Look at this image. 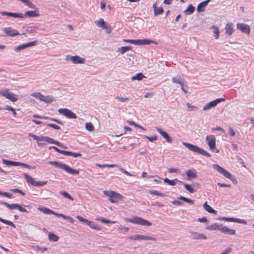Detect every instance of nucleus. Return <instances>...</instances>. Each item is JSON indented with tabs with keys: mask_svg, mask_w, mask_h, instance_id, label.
<instances>
[{
	"mask_svg": "<svg viewBox=\"0 0 254 254\" xmlns=\"http://www.w3.org/2000/svg\"><path fill=\"white\" fill-rule=\"evenodd\" d=\"M186 106L187 107V111L189 112L197 111L198 109L197 107L191 105L190 103L188 102L186 103Z\"/></svg>",
	"mask_w": 254,
	"mask_h": 254,
	"instance_id": "43",
	"label": "nucleus"
},
{
	"mask_svg": "<svg viewBox=\"0 0 254 254\" xmlns=\"http://www.w3.org/2000/svg\"><path fill=\"white\" fill-rule=\"evenodd\" d=\"M96 219V220L100 221L102 222H103L104 223H106H106H112V224H114V223H116V221H110L109 220H108V219H105V218H103V217L97 218Z\"/></svg>",
	"mask_w": 254,
	"mask_h": 254,
	"instance_id": "48",
	"label": "nucleus"
},
{
	"mask_svg": "<svg viewBox=\"0 0 254 254\" xmlns=\"http://www.w3.org/2000/svg\"><path fill=\"white\" fill-rule=\"evenodd\" d=\"M37 44V41H32V42H29V43H26V44H22L21 45H20V46H18L16 47L14 49V51H20V50L25 49H26V48H27L28 47H32V46H33L34 45H36Z\"/></svg>",
	"mask_w": 254,
	"mask_h": 254,
	"instance_id": "14",
	"label": "nucleus"
},
{
	"mask_svg": "<svg viewBox=\"0 0 254 254\" xmlns=\"http://www.w3.org/2000/svg\"><path fill=\"white\" fill-rule=\"evenodd\" d=\"M104 29H105V30L106 31V32L107 33H110L112 31V28H111V26L108 23H106L105 24V25H104V26L103 27V28Z\"/></svg>",
	"mask_w": 254,
	"mask_h": 254,
	"instance_id": "56",
	"label": "nucleus"
},
{
	"mask_svg": "<svg viewBox=\"0 0 254 254\" xmlns=\"http://www.w3.org/2000/svg\"><path fill=\"white\" fill-rule=\"evenodd\" d=\"M221 232L223 233L229 234L231 235H234L236 234V231L235 230L230 229L225 226H222Z\"/></svg>",
	"mask_w": 254,
	"mask_h": 254,
	"instance_id": "24",
	"label": "nucleus"
},
{
	"mask_svg": "<svg viewBox=\"0 0 254 254\" xmlns=\"http://www.w3.org/2000/svg\"><path fill=\"white\" fill-rule=\"evenodd\" d=\"M31 96L39 99V100L43 101L44 95L40 92L33 93Z\"/></svg>",
	"mask_w": 254,
	"mask_h": 254,
	"instance_id": "44",
	"label": "nucleus"
},
{
	"mask_svg": "<svg viewBox=\"0 0 254 254\" xmlns=\"http://www.w3.org/2000/svg\"><path fill=\"white\" fill-rule=\"evenodd\" d=\"M144 77H145V76L141 72H139L136 75L132 76L131 79L132 80H140Z\"/></svg>",
	"mask_w": 254,
	"mask_h": 254,
	"instance_id": "37",
	"label": "nucleus"
},
{
	"mask_svg": "<svg viewBox=\"0 0 254 254\" xmlns=\"http://www.w3.org/2000/svg\"><path fill=\"white\" fill-rule=\"evenodd\" d=\"M212 167L217 170L219 173L222 174L226 178L230 179L233 182H235L237 183V180L235 179V177L231 174L229 172L224 169L223 168L221 167L218 164H213L212 165Z\"/></svg>",
	"mask_w": 254,
	"mask_h": 254,
	"instance_id": "4",
	"label": "nucleus"
},
{
	"mask_svg": "<svg viewBox=\"0 0 254 254\" xmlns=\"http://www.w3.org/2000/svg\"><path fill=\"white\" fill-rule=\"evenodd\" d=\"M186 175L189 180L195 179L197 177V174L192 170H189L186 171Z\"/></svg>",
	"mask_w": 254,
	"mask_h": 254,
	"instance_id": "19",
	"label": "nucleus"
},
{
	"mask_svg": "<svg viewBox=\"0 0 254 254\" xmlns=\"http://www.w3.org/2000/svg\"><path fill=\"white\" fill-rule=\"evenodd\" d=\"M85 128L90 131H93L95 129V127L91 123H86L85 124Z\"/></svg>",
	"mask_w": 254,
	"mask_h": 254,
	"instance_id": "46",
	"label": "nucleus"
},
{
	"mask_svg": "<svg viewBox=\"0 0 254 254\" xmlns=\"http://www.w3.org/2000/svg\"><path fill=\"white\" fill-rule=\"evenodd\" d=\"M203 206L204 209L208 212L215 215L217 214V211L213 209L209 205H208L207 202H205L203 204Z\"/></svg>",
	"mask_w": 254,
	"mask_h": 254,
	"instance_id": "22",
	"label": "nucleus"
},
{
	"mask_svg": "<svg viewBox=\"0 0 254 254\" xmlns=\"http://www.w3.org/2000/svg\"><path fill=\"white\" fill-rule=\"evenodd\" d=\"M218 219L220 220H225L226 221H229V222H236V221H238L237 220V218H231V217H224L219 218Z\"/></svg>",
	"mask_w": 254,
	"mask_h": 254,
	"instance_id": "49",
	"label": "nucleus"
},
{
	"mask_svg": "<svg viewBox=\"0 0 254 254\" xmlns=\"http://www.w3.org/2000/svg\"><path fill=\"white\" fill-rule=\"evenodd\" d=\"M130 46L121 47L118 49L117 52H120L122 54H124L126 52L131 50Z\"/></svg>",
	"mask_w": 254,
	"mask_h": 254,
	"instance_id": "36",
	"label": "nucleus"
},
{
	"mask_svg": "<svg viewBox=\"0 0 254 254\" xmlns=\"http://www.w3.org/2000/svg\"><path fill=\"white\" fill-rule=\"evenodd\" d=\"M53 144H56L57 145H58V146H59L60 147H61L62 148H64V149H67V147L66 146H65V145H64V144H63L62 143H61L56 140L54 139V141L53 142Z\"/></svg>",
	"mask_w": 254,
	"mask_h": 254,
	"instance_id": "59",
	"label": "nucleus"
},
{
	"mask_svg": "<svg viewBox=\"0 0 254 254\" xmlns=\"http://www.w3.org/2000/svg\"><path fill=\"white\" fill-rule=\"evenodd\" d=\"M49 163L52 165L55 166L56 167L62 169L67 173L71 175H78L79 174V171L76 169H73L70 168L66 164L62 163L58 161H50Z\"/></svg>",
	"mask_w": 254,
	"mask_h": 254,
	"instance_id": "1",
	"label": "nucleus"
},
{
	"mask_svg": "<svg viewBox=\"0 0 254 254\" xmlns=\"http://www.w3.org/2000/svg\"><path fill=\"white\" fill-rule=\"evenodd\" d=\"M58 112L59 113V114H60L63 116H64L65 117H66V118H67L68 119H75L77 118L76 115L73 112H72L71 111H70V110H69L68 109H66V108L59 109L58 110Z\"/></svg>",
	"mask_w": 254,
	"mask_h": 254,
	"instance_id": "7",
	"label": "nucleus"
},
{
	"mask_svg": "<svg viewBox=\"0 0 254 254\" xmlns=\"http://www.w3.org/2000/svg\"><path fill=\"white\" fill-rule=\"evenodd\" d=\"M25 4L28 5L30 8L35 9L36 8L35 5L31 2L29 0H26L25 2H24Z\"/></svg>",
	"mask_w": 254,
	"mask_h": 254,
	"instance_id": "60",
	"label": "nucleus"
},
{
	"mask_svg": "<svg viewBox=\"0 0 254 254\" xmlns=\"http://www.w3.org/2000/svg\"><path fill=\"white\" fill-rule=\"evenodd\" d=\"M40 141H46L49 143H53L54 139L49 137L46 136H41Z\"/></svg>",
	"mask_w": 254,
	"mask_h": 254,
	"instance_id": "38",
	"label": "nucleus"
},
{
	"mask_svg": "<svg viewBox=\"0 0 254 254\" xmlns=\"http://www.w3.org/2000/svg\"><path fill=\"white\" fill-rule=\"evenodd\" d=\"M96 166H98L100 168H105V167H119L118 165L117 164H96Z\"/></svg>",
	"mask_w": 254,
	"mask_h": 254,
	"instance_id": "50",
	"label": "nucleus"
},
{
	"mask_svg": "<svg viewBox=\"0 0 254 254\" xmlns=\"http://www.w3.org/2000/svg\"><path fill=\"white\" fill-rule=\"evenodd\" d=\"M181 77H173L172 79V81L173 83H178L181 85V86H183L184 84V82H185V80L181 79Z\"/></svg>",
	"mask_w": 254,
	"mask_h": 254,
	"instance_id": "28",
	"label": "nucleus"
},
{
	"mask_svg": "<svg viewBox=\"0 0 254 254\" xmlns=\"http://www.w3.org/2000/svg\"><path fill=\"white\" fill-rule=\"evenodd\" d=\"M10 190L14 193H19L23 196H24L25 195V193L24 192H23L21 190L18 189H11Z\"/></svg>",
	"mask_w": 254,
	"mask_h": 254,
	"instance_id": "61",
	"label": "nucleus"
},
{
	"mask_svg": "<svg viewBox=\"0 0 254 254\" xmlns=\"http://www.w3.org/2000/svg\"><path fill=\"white\" fill-rule=\"evenodd\" d=\"M2 31L6 34L8 36L14 37L16 35H21L19 34L18 31L13 29L12 28L9 27L7 28H4L2 29ZM21 35H26V34L22 33Z\"/></svg>",
	"mask_w": 254,
	"mask_h": 254,
	"instance_id": "11",
	"label": "nucleus"
},
{
	"mask_svg": "<svg viewBox=\"0 0 254 254\" xmlns=\"http://www.w3.org/2000/svg\"><path fill=\"white\" fill-rule=\"evenodd\" d=\"M127 221L131 223L147 226H150L152 224L149 221L138 217H135L131 219H128Z\"/></svg>",
	"mask_w": 254,
	"mask_h": 254,
	"instance_id": "5",
	"label": "nucleus"
},
{
	"mask_svg": "<svg viewBox=\"0 0 254 254\" xmlns=\"http://www.w3.org/2000/svg\"><path fill=\"white\" fill-rule=\"evenodd\" d=\"M60 193L66 198H68L71 200H73V197L69 193L65 191H61L60 192Z\"/></svg>",
	"mask_w": 254,
	"mask_h": 254,
	"instance_id": "52",
	"label": "nucleus"
},
{
	"mask_svg": "<svg viewBox=\"0 0 254 254\" xmlns=\"http://www.w3.org/2000/svg\"><path fill=\"white\" fill-rule=\"evenodd\" d=\"M48 237H49V240L50 241H53V242H57L59 239V237L57 235L54 234V233H53L52 232H50L49 233Z\"/></svg>",
	"mask_w": 254,
	"mask_h": 254,
	"instance_id": "32",
	"label": "nucleus"
},
{
	"mask_svg": "<svg viewBox=\"0 0 254 254\" xmlns=\"http://www.w3.org/2000/svg\"><path fill=\"white\" fill-rule=\"evenodd\" d=\"M42 118L44 119H45V120H49L50 121H54V122H56L58 124H59L60 125H64V124L62 122H61V121H59L57 119H55V118H50V117H47V116H43Z\"/></svg>",
	"mask_w": 254,
	"mask_h": 254,
	"instance_id": "55",
	"label": "nucleus"
},
{
	"mask_svg": "<svg viewBox=\"0 0 254 254\" xmlns=\"http://www.w3.org/2000/svg\"><path fill=\"white\" fill-rule=\"evenodd\" d=\"M149 192L151 194L156 195L160 196H164L165 195L164 193H160L159 191L155 190H150Z\"/></svg>",
	"mask_w": 254,
	"mask_h": 254,
	"instance_id": "57",
	"label": "nucleus"
},
{
	"mask_svg": "<svg viewBox=\"0 0 254 254\" xmlns=\"http://www.w3.org/2000/svg\"><path fill=\"white\" fill-rule=\"evenodd\" d=\"M0 14L2 15H6L7 16H11L14 18H23L24 15L21 13L8 12L6 11H0Z\"/></svg>",
	"mask_w": 254,
	"mask_h": 254,
	"instance_id": "16",
	"label": "nucleus"
},
{
	"mask_svg": "<svg viewBox=\"0 0 254 254\" xmlns=\"http://www.w3.org/2000/svg\"><path fill=\"white\" fill-rule=\"evenodd\" d=\"M190 237L194 240L207 239V237L203 234L196 232L190 231Z\"/></svg>",
	"mask_w": 254,
	"mask_h": 254,
	"instance_id": "15",
	"label": "nucleus"
},
{
	"mask_svg": "<svg viewBox=\"0 0 254 254\" xmlns=\"http://www.w3.org/2000/svg\"><path fill=\"white\" fill-rule=\"evenodd\" d=\"M211 0H206L203 2L199 3L197 6V11L198 12H201L204 11V8L207 6L209 2H210Z\"/></svg>",
	"mask_w": 254,
	"mask_h": 254,
	"instance_id": "18",
	"label": "nucleus"
},
{
	"mask_svg": "<svg viewBox=\"0 0 254 254\" xmlns=\"http://www.w3.org/2000/svg\"><path fill=\"white\" fill-rule=\"evenodd\" d=\"M0 95L13 102H15L18 100L17 95H15L12 92H10L8 89H5L4 90L2 91H0Z\"/></svg>",
	"mask_w": 254,
	"mask_h": 254,
	"instance_id": "6",
	"label": "nucleus"
},
{
	"mask_svg": "<svg viewBox=\"0 0 254 254\" xmlns=\"http://www.w3.org/2000/svg\"><path fill=\"white\" fill-rule=\"evenodd\" d=\"M95 23L97 27L103 28L106 22L104 21L103 18H100L98 20H96L95 21Z\"/></svg>",
	"mask_w": 254,
	"mask_h": 254,
	"instance_id": "45",
	"label": "nucleus"
},
{
	"mask_svg": "<svg viewBox=\"0 0 254 254\" xmlns=\"http://www.w3.org/2000/svg\"><path fill=\"white\" fill-rule=\"evenodd\" d=\"M207 144L209 146L211 150H214L215 149L216 145V138L213 135H209L206 138Z\"/></svg>",
	"mask_w": 254,
	"mask_h": 254,
	"instance_id": "12",
	"label": "nucleus"
},
{
	"mask_svg": "<svg viewBox=\"0 0 254 254\" xmlns=\"http://www.w3.org/2000/svg\"><path fill=\"white\" fill-rule=\"evenodd\" d=\"M104 193L109 197V200L112 203H117L119 200H123L124 197L114 191H108L104 190Z\"/></svg>",
	"mask_w": 254,
	"mask_h": 254,
	"instance_id": "3",
	"label": "nucleus"
},
{
	"mask_svg": "<svg viewBox=\"0 0 254 254\" xmlns=\"http://www.w3.org/2000/svg\"><path fill=\"white\" fill-rule=\"evenodd\" d=\"M125 42H126L127 43H129L130 44H132L136 45H139L140 44V39L138 40H132V39H126L124 40Z\"/></svg>",
	"mask_w": 254,
	"mask_h": 254,
	"instance_id": "47",
	"label": "nucleus"
},
{
	"mask_svg": "<svg viewBox=\"0 0 254 254\" xmlns=\"http://www.w3.org/2000/svg\"><path fill=\"white\" fill-rule=\"evenodd\" d=\"M211 29L213 30L214 36L215 37V38L217 39H218L219 37V29L218 27L216 26L213 25L211 27Z\"/></svg>",
	"mask_w": 254,
	"mask_h": 254,
	"instance_id": "30",
	"label": "nucleus"
},
{
	"mask_svg": "<svg viewBox=\"0 0 254 254\" xmlns=\"http://www.w3.org/2000/svg\"><path fill=\"white\" fill-rule=\"evenodd\" d=\"M153 9H154V14L155 16H157V15H158L159 14H161L164 11V10H163V8L162 7H157V3H155L153 5Z\"/></svg>",
	"mask_w": 254,
	"mask_h": 254,
	"instance_id": "23",
	"label": "nucleus"
},
{
	"mask_svg": "<svg viewBox=\"0 0 254 254\" xmlns=\"http://www.w3.org/2000/svg\"><path fill=\"white\" fill-rule=\"evenodd\" d=\"M156 129L158 132L165 138L166 141L169 143H172V139L169 136V134L165 131L162 130V129L156 127Z\"/></svg>",
	"mask_w": 254,
	"mask_h": 254,
	"instance_id": "17",
	"label": "nucleus"
},
{
	"mask_svg": "<svg viewBox=\"0 0 254 254\" xmlns=\"http://www.w3.org/2000/svg\"><path fill=\"white\" fill-rule=\"evenodd\" d=\"M47 183V181H35L34 180V184L33 185V186L35 187H40L46 185Z\"/></svg>",
	"mask_w": 254,
	"mask_h": 254,
	"instance_id": "53",
	"label": "nucleus"
},
{
	"mask_svg": "<svg viewBox=\"0 0 254 254\" xmlns=\"http://www.w3.org/2000/svg\"><path fill=\"white\" fill-rule=\"evenodd\" d=\"M0 221L6 225H8L10 226H12L13 228H15V225L12 222L10 221L6 220L0 217Z\"/></svg>",
	"mask_w": 254,
	"mask_h": 254,
	"instance_id": "51",
	"label": "nucleus"
},
{
	"mask_svg": "<svg viewBox=\"0 0 254 254\" xmlns=\"http://www.w3.org/2000/svg\"><path fill=\"white\" fill-rule=\"evenodd\" d=\"M237 27L242 32L247 33L248 34H250V28L248 25L243 23H239L237 24Z\"/></svg>",
	"mask_w": 254,
	"mask_h": 254,
	"instance_id": "13",
	"label": "nucleus"
},
{
	"mask_svg": "<svg viewBox=\"0 0 254 254\" xmlns=\"http://www.w3.org/2000/svg\"><path fill=\"white\" fill-rule=\"evenodd\" d=\"M0 204H3L5 205L6 207L8 208L10 210L17 209V207L18 205L17 203H13V204H8V203L0 201Z\"/></svg>",
	"mask_w": 254,
	"mask_h": 254,
	"instance_id": "27",
	"label": "nucleus"
},
{
	"mask_svg": "<svg viewBox=\"0 0 254 254\" xmlns=\"http://www.w3.org/2000/svg\"><path fill=\"white\" fill-rule=\"evenodd\" d=\"M39 210L46 214H53L54 211L46 207H41L38 208Z\"/></svg>",
	"mask_w": 254,
	"mask_h": 254,
	"instance_id": "33",
	"label": "nucleus"
},
{
	"mask_svg": "<svg viewBox=\"0 0 254 254\" xmlns=\"http://www.w3.org/2000/svg\"><path fill=\"white\" fill-rule=\"evenodd\" d=\"M182 144L186 146L187 148H188L190 150L197 153L199 154L205 156H207L208 157H210L211 156V154L204 150V149L199 147L198 146L196 145H194L193 144H191L189 143L183 142Z\"/></svg>",
	"mask_w": 254,
	"mask_h": 254,
	"instance_id": "2",
	"label": "nucleus"
},
{
	"mask_svg": "<svg viewBox=\"0 0 254 254\" xmlns=\"http://www.w3.org/2000/svg\"><path fill=\"white\" fill-rule=\"evenodd\" d=\"M194 10L195 7L191 4H190L189 5L187 8L184 11V12L186 15H190L192 14Z\"/></svg>",
	"mask_w": 254,
	"mask_h": 254,
	"instance_id": "29",
	"label": "nucleus"
},
{
	"mask_svg": "<svg viewBox=\"0 0 254 254\" xmlns=\"http://www.w3.org/2000/svg\"><path fill=\"white\" fill-rule=\"evenodd\" d=\"M225 99L223 98H218L206 104L203 108V111H207L212 108L215 107L218 103L224 101Z\"/></svg>",
	"mask_w": 254,
	"mask_h": 254,
	"instance_id": "8",
	"label": "nucleus"
},
{
	"mask_svg": "<svg viewBox=\"0 0 254 254\" xmlns=\"http://www.w3.org/2000/svg\"><path fill=\"white\" fill-rule=\"evenodd\" d=\"M53 215H55L58 217H62L64 218V219L72 220V219L69 216H65L63 214H59V213H56L55 212H54V214H53Z\"/></svg>",
	"mask_w": 254,
	"mask_h": 254,
	"instance_id": "58",
	"label": "nucleus"
},
{
	"mask_svg": "<svg viewBox=\"0 0 254 254\" xmlns=\"http://www.w3.org/2000/svg\"><path fill=\"white\" fill-rule=\"evenodd\" d=\"M23 175L24 176L25 179L28 183H30L32 185H33L35 180L34 179L26 173H23Z\"/></svg>",
	"mask_w": 254,
	"mask_h": 254,
	"instance_id": "34",
	"label": "nucleus"
},
{
	"mask_svg": "<svg viewBox=\"0 0 254 254\" xmlns=\"http://www.w3.org/2000/svg\"><path fill=\"white\" fill-rule=\"evenodd\" d=\"M116 100L118 101L119 102H122V103H127V102L129 98L128 97H121V96H116L115 98Z\"/></svg>",
	"mask_w": 254,
	"mask_h": 254,
	"instance_id": "42",
	"label": "nucleus"
},
{
	"mask_svg": "<svg viewBox=\"0 0 254 254\" xmlns=\"http://www.w3.org/2000/svg\"><path fill=\"white\" fill-rule=\"evenodd\" d=\"M55 100L54 99V97L51 96H45L44 95V98L43 101L46 103H51L52 102L54 101Z\"/></svg>",
	"mask_w": 254,
	"mask_h": 254,
	"instance_id": "39",
	"label": "nucleus"
},
{
	"mask_svg": "<svg viewBox=\"0 0 254 254\" xmlns=\"http://www.w3.org/2000/svg\"><path fill=\"white\" fill-rule=\"evenodd\" d=\"M2 163L7 166H19L20 162H14L9 160H7L4 159H2Z\"/></svg>",
	"mask_w": 254,
	"mask_h": 254,
	"instance_id": "25",
	"label": "nucleus"
},
{
	"mask_svg": "<svg viewBox=\"0 0 254 254\" xmlns=\"http://www.w3.org/2000/svg\"><path fill=\"white\" fill-rule=\"evenodd\" d=\"M29 136L32 137L33 139L36 140L37 141H40L41 136H37L31 133L29 134Z\"/></svg>",
	"mask_w": 254,
	"mask_h": 254,
	"instance_id": "63",
	"label": "nucleus"
},
{
	"mask_svg": "<svg viewBox=\"0 0 254 254\" xmlns=\"http://www.w3.org/2000/svg\"><path fill=\"white\" fill-rule=\"evenodd\" d=\"M225 30L226 33L228 35H232L234 32V26L233 23L230 22L227 23L225 27Z\"/></svg>",
	"mask_w": 254,
	"mask_h": 254,
	"instance_id": "20",
	"label": "nucleus"
},
{
	"mask_svg": "<svg viewBox=\"0 0 254 254\" xmlns=\"http://www.w3.org/2000/svg\"><path fill=\"white\" fill-rule=\"evenodd\" d=\"M25 15L26 16H28L30 17H37L40 16V14L39 11H27L25 13Z\"/></svg>",
	"mask_w": 254,
	"mask_h": 254,
	"instance_id": "26",
	"label": "nucleus"
},
{
	"mask_svg": "<svg viewBox=\"0 0 254 254\" xmlns=\"http://www.w3.org/2000/svg\"><path fill=\"white\" fill-rule=\"evenodd\" d=\"M222 225L218 224L217 223H214L211 225H209L207 226L205 229L208 230H219L221 231L222 228Z\"/></svg>",
	"mask_w": 254,
	"mask_h": 254,
	"instance_id": "21",
	"label": "nucleus"
},
{
	"mask_svg": "<svg viewBox=\"0 0 254 254\" xmlns=\"http://www.w3.org/2000/svg\"><path fill=\"white\" fill-rule=\"evenodd\" d=\"M164 182L167 183L168 185L170 186H175L176 185V181H177V179H175L173 180H170L168 178H165L164 180Z\"/></svg>",
	"mask_w": 254,
	"mask_h": 254,
	"instance_id": "40",
	"label": "nucleus"
},
{
	"mask_svg": "<svg viewBox=\"0 0 254 254\" xmlns=\"http://www.w3.org/2000/svg\"><path fill=\"white\" fill-rule=\"evenodd\" d=\"M128 239L129 240H153V241H156V239L153 237H149V236H146L144 235H141L139 234H136L132 236H130L128 237Z\"/></svg>",
	"mask_w": 254,
	"mask_h": 254,
	"instance_id": "10",
	"label": "nucleus"
},
{
	"mask_svg": "<svg viewBox=\"0 0 254 254\" xmlns=\"http://www.w3.org/2000/svg\"><path fill=\"white\" fill-rule=\"evenodd\" d=\"M178 198L180 200H183L187 203H190L191 204H193L194 202L192 200H191L190 199H189L186 197L180 196Z\"/></svg>",
	"mask_w": 254,
	"mask_h": 254,
	"instance_id": "54",
	"label": "nucleus"
},
{
	"mask_svg": "<svg viewBox=\"0 0 254 254\" xmlns=\"http://www.w3.org/2000/svg\"><path fill=\"white\" fill-rule=\"evenodd\" d=\"M88 226H89L91 229L96 230L97 231L100 230L101 228L95 222L93 221H90L89 224H88Z\"/></svg>",
	"mask_w": 254,
	"mask_h": 254,
	"instance_id": "35",
	"label": "nucleus"
},
{
	"mask_svg": "<svg viewBox=\"0 0 254 254\" xmlns=\"http://www.w3.org/2000/svg\"><path fill=\"white\" fill-rule=\"evenodd\" d=\"M47 126L48 127H51L56 130H60L61 129V127L59 126H57L55 124H48Z\"/></svg>",
	"mask_w": 254,
	"mask_h": 254,
	"instance_id": "64",
	"label": "nucleus"
},
{
	"mask_svg": "<svg viewBox=\"0 0 254 254\" xmlns=\"http://www.w3.org/2000/svg\"><path fill=\"white\" fill-rule=\"evenodd\" d=\"M65 60L66 61H71L73 64H84L85 62V59L78 56H67Z\"/></svg>",
	"mask_w": 254,
	"mask_h": 254,
	"instance_id": "9",
	"label": "nucleus"
},
{
	"mask_svg": "<svg viewBox=\"0 0 254 254\" xmlns=\"http://www.w3.org/2000/svg\"><path fill=\"white\" fill-rule=\"evenodd\" d=\"M178 182L181 184L183 185L184 186V187H185V188L186 189V190H188L190 192L193 193L195 191L192 188H191V187L190 185H188L187 184H186V183H185L181 181H178Z\"/></svg>",
	"mask_w": 254,
	"mask_h": 254,
	"instance_id": "31",
	"label": "nucleus"
},
{
	"mask_svg": "<svg viewBox=\"0 0 254 254\" xmlns=\"http://www.w3.org/2000/svg\"><path fill=\"white\" fill-rule=\"evenodd\" d=\"M140 44L139 45H149L151 43H154L157 44V42H154L153 41L148 40V39H144V40H140Z\"/></svg>",
	"mask_w": 254,
	"mask_h": 254,
	"instance_id": "41",
	"label": "nucleus"
},
{
	"mask_svg": "<svg viewBox=\"0 0 254 254\" xmlns=\"http://www.w3.org/2000/svg\"><path fill=\"white\" fill-rule=\"evenodd\" d=\"M120 170L124 174L127 175V176H133V175L131 174H130L129 172H127V171L125 170L123 168H122L121 166H119V167H118Z\"/></svg>",
	"mask_w": 254,
	"mask_h": 254,
	"instance_id": "62",
	"label": "nucleus"
}]
</instances>
